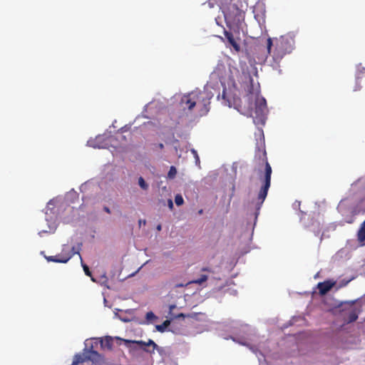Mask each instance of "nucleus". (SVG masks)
I'll return each mask as SVG.
<instances>
[{
	"mask_svg": "<svg viewBox=\"0 0 365 365\" xmlns=\"http://www.w3.org/2000/svg\"><path fill=\"white\" fill-rule=\"evenodd\" d=\"M75 254H78L79 256L81 255L78 251H76L75 247H71L68 245H63L60 254L46 257V259L48 262L66 263Z\"/></svg>",
	"mask_w": 365,
	"mask_h": 365,
	"instance_id": "obj_6",
	"label": "nucleus"
},
{
	"mask_svg": "<svg viewBox=\"0 0 365 365\" xmlns=\"http://www.w3.org/2000/svg\"><path fill=\"white\" fill-rule=\"evenodd\" d=\"M170 324L169 321L166 320L163 322V324L162 325H158L157 326V329L159 331H164L165 330V327L166 326H168V324Z\"/></svg>",
	"mask_w": 365,
	"mask_h": 365,
	"instance_id": "obj_22",
	"label": "nucleus"
},
{
	"mask_svg": "<svg viewBox=\"0 0 365 365\" xmlns=\"http://www.w3.org/2000/svg\"><path fill=\"white\" fill-rule=\"evenodd\" d=\"M139 222H140V223H144V224H145V220H143V221L139 220Z\"/></svg>",
	"mask_w": 365,
	"mask_h": 365,
	"instance_id": "obj_37",
	"label": "nucleus"
},
{
	"mask_svg": "<svg viewBox=\"0 0 365 365\" xmlns=\"http://www.w3.org/2000/svg\"><path fill=\"white\" fill-rule=\"evenodd\" d=\"M85 361H86L85 354H84V356H83L80 354H76L74 356V359L73 360L71 365H78L79 364L83 363Z\"/></svg>",
	"mask_w": 365,
	"mask_h": 365,
	"instance_id": "obj_14",
	"label": "nucleus"
},
{
	"mask_svg": "<svg viewBox=\"0 0 365 365\" xmlns=\"http://www.w3.org/2000/svg\"><path fill=\"white\" fill-rule=\"evenodd\" d=\"M187 284H188L187 283L185 284H176L175 285V287H176V288H178V287H183L186 286Z\"/></svg>",
	"mask_w": 365,
	"mask_h": 365,
	"instance_id": "obj_27",
	"label": "nucleus"
},
{
	"mask_svg": "<svg viewBox=\"0 0 365 365\" xmlns=\"http://www.w3.org/2000/svg\"><path fill=\"white\" fill-rule=\"evenodd\" d=\"M175 202L178 206L182 205L184 202V200L180 195H176L175 197Z\"/></svg>",
	"mask_w": 365,
	"mask_h": 365,
	"instance_id": "obj_19",
	"label": "nucleus"
},
{
	"mask_svg": "<svg viewBox=\"0 0 365 365\" xmlns=\"http://www.w3.org/2000/svg\"><path fill=\"white\" fill-rule=\"evenodd\" d=\"M357 240L361 246L365 245V220L361 223L357 232Z\"/></svg>",
	"mask_w": 365,
	"mask_h": 365,
	"instance_id": "obj_12",
	"label": "nucleus"
},
{
	"mask_svg": "<svg viewBox=\"0 0 365 365\" xmlns=\"http://www.w3.org/2000/svg\"><path fill=\"white\" fill-rule=\"evenodd\" d=\"M255 159L259 162L261 161L265 165L264 174L262 175V172L259 173V179L262 183V185L258 192L255 203V208L257 211H259L267 195V192L271 185V175L272 173V168L267 161V153L264 143H260V145H257L255 150Z\"/></svg>",
	"mask_w": 365,
	"mask_h": 365,
	"instance_id": "obj_3",
	"label": "nucleus"
},
{
	"mask_svg": "<svg viewBox=\"0 0 365 365\" xmlns=\"http://www.w3.org/2000/svg\"><path fill=\"white\" fill-rule=\"evenodd\" d=\"M146 319L147 320H151L155 318V314L152 312H147L146 314Z\"/></svg>",
	"mask_w": 365,
	"mask_h": 365,
	"instance_id": "obj_23",
	"label": "nucleus"
},
{
	"mask_svg": "<svg viewBox=\"0 0 365 365\" xmlns=\"http://www.w3.org/2000/svg\"><path fill=\"white\" fill-rule=\"evenodd\" d=\"M138 185L144 190H147L148 189V185L145 182L143 177L139 178Z\"/></svg>",
	"mask_w": 365,
	"mask_h": 365,
	"instance_id": "obj_17",
	"label": "nucleus"
},
{
	"mask_svg": "<svg viewBox=\"0 0 365 365\" xmlns=\"http://www.w3.org/2000/svg\"><path fill=\"white\" fill-rule=\"evenodd\" d=\"M168 206L170 207V209H173V200L171 199L168 200Z\"/></svg>",
	"mask_w": 365,
	"mask_h": 365,
	"instance_id": "obj_25",
	"label": "nucleus"
},
{
	"mask_svg": "<svg viewBox=\"0 0 365 365\" xmlns=\"http://www.w3.org/2000/svg\"><path fill=\"white\" fill-rule=\"evenodd\" d=\"M157 147L160 149V150H163L164 148V145L163 143H158L157 145Z\"/></svg>",
	"mask_w": 365,
	"mask_h": 365,
	"instance_id": "obj_29",
	"label": "nucleus"
},
{
	"mask_svg": "<svg viewBox=\"0 0 365 365\" xmlns=\"http://www.w3.org/2000/svg\"><path fill=\"white\" fill-rule=\"evenodd\" d=\"M177 174V170L174 166H171L168 173V176L170 178H174Z\"/></svg>",
	"mask_w": 365,
	"mask_h": 365,
	"instance_id": "obj_18",
	"label": "nucleus"
},
{
	"mask_svg": "<svg viewBox=\"0 0 365 365\" xmlns=\"http://www.w3.org/2000/svg\"><path fill=\"white\" fill-rule=\"evenodd\" d=\"M161 229H162V226H161V225H158L157 226V230H158V231H160V230H161Z\"/></svg>",
	"mask_w": 365,
	"mask_h": 365,
	"instance_id": "obj_31",
	"label": "nucleus"
},
{
	"mask_svg": "<svg viewBox=\"0 0 365 365\" xmlns=\"http://www.w3.org/2000/svg\"><path fill=\"white\" fill-rule=\"evenodd\" d=\"M139 222H140V223H144V224H145V220H143V221L139 220Z\"/></svg>",
	"mask_w": 365,
	"mask_h": 365,
	"instance_id": "obj_36",
	"label": "nucleus"
},
{
	"mask_svg": "<svg viewBox=\"0 0 365 365\" xmlns=\"http://www.w3.org/2000/svg\"><path fill=\"white\" fill-rule=\"evenodd\" d=\"M85 355L86 361H97L101 358V355L98 352L93 349L86 350Z\"/></svg>",
	"mask_w": 365,
	"mask_h": 365,
	"instance_id": "obj_11",
	"label": "nucleus"
},
{
	"mask_svg": "<svg viewBox=\"0 0 365 365\" xmlns=\"http://www.w3.org/2000/svg\"><path fill=\"white\" fill-rule=\"evenodd\" d=\"M113 340L111 336H106L105 338L104 341V345L105 347L108 348V349H111L113 346Z\"/></svg>",
	"mask_w": 365,
	"mask_h": 365,
	"instance_id": "obj_16",
	"label": "nucleus"
},
{
	"mask_svg": "<svg viewBox=\"0 0 365 365\" xmlns=\"http://www.w3.org/2000/svg\"><path fill=\"white\" fill-rule=\"evenodd\" d=\"M224 34L227 39V41L230 46L233 47L235 51H236L237 52L240 51V45L238 43V41L240 39V37L237 36V38H235L232 32L227 31L225 29L224 30Z\"/></svg>",
	"mask_w": 365,
	"mask_h": 365,
	"instance_id": "obj_9",
	"label": "nucleus"
},
{
	"mask_svg": "<svg viewBox=\"0 0 365 365\" xmlns=\"http://www.w3.org/2000/svg\"><path fill=\"white\" fill-rule=\"evenodd\" d=\"M202 212H203V210H199V212H198V213H199L200 215L202 214Z\"/></svg>",
	"mask_w": 365,
	"mask_h": 365,
	"instance_id": "obj_34",
	"label": "nucleus"
},
{
	"mask_svg": "<svg viewBox=\"0 0 365 365\" xmlns=\"http://www.w3.org/2000/svg\"><path fill=\"white\" fill-rule=\"evenodd\" d=\"M359 313V310L351 307V309L345 313L344 322L347 324L355 322L358 319Z\"/></svg>",
	"mask_w": 365,
	"mask_h": 365,
	"instance_id": "obj_10",
	"label": "nucleus"
},
{
	"mask_svg": "<svg viewBox=\"0 0 365 365\" xmlns=\"http://www.w3.org/2000/svg\"><path fill=\"white\" fill-rule=\"evenodd\" d=\"M103 210H104L106 212L108 213V214H110V208H109V207H106V206H105V207H103Z\"/></svg>",
	"mask_w": 365,
	"mask_h": 365,
	"instance_id": "obj_28",
	"label": "nucleus"
},
{
	"mask_svg": "<svg viewBox=\"0 0 365 365\" xmlns=\"http://www.w3.org/2000/svg\"><path fill=\"white\" fill-rule=\"evenodd\" d=\"M201 271L212 272V269L209 267H203L201 269Z\"/></svg>",
	"mask_w": 365,
	"mask_h": 365,
	"instance_id": "obj_26",
	"label": "nucleus"
},
{
	"mask_svg": "<svg viewBox=\"0 0 365 365\" xmlns=\"http://www.w3.org/2000/svg\"><path fill=\"white\" fill-rule=\"evenodd\" d=\"M192 153L195 154L197 160L199 161V158H198L197 152L195 150H192Z\"/></svg>",
	"mask_w": 365,
	"mask_h": 365,
	"instance_id": "obj_30",
	"label": "nucleus"
},
{
	"mask_svg": "<svg viewBox=\"0 0 365 365\" xmlns=\"http://www.w3.org/2000/svg\"><path fill=\"white\" fill-rule=\"evenodd\" d=\"M254 14L255 19L259 24H264L265 22V14L264 10L261 9L260 14H258V8H255L254 10Z\"/></svg>",
	"mask_w": 365,
	"mask_h": 365,
	"instance_id": "obj_13",
	"label": "nucleus"
},
{
	"mask_svg": "<svg viewBox=\"0 0 365 365\" xmlns=\"http://www.w3.org/2000/svg\"><path fill=\"white\" fill-rule=\"evenodd\" d=\"M80 258H81V260L82 267H83V270H84V272H85V274H86L87 276H91V271L89 270L88 267L86 264H83V260H82V258H81V256H80Z\"/></svg>",
	"mask_w": 365,
	"mask_h": 365,
	"instance_id": "obj_20",
	"label": "nucleus"
},
{
	"mask_svg": "<svg viewBox=\"0 0 365 365\" xmlns=\"http://www.w3.org/2000/svg\"><path fill=\"white\" fill-rule=\"evenodd\" d=\"M210 103V98L205 92L192 91L181 98L180 106L183 111L189 113L197 107L200 114L202 115L209 111Z\"/></svg>",
	"mask_w": 365,
	"mask_h": 365,
	"instance_id": "obj_4",
	"label": "nucleus"
},
{
	"mask_svg": "<svg viewBox=\"0 0 365 365\" xmlns=\"http://www.w3.org/2000/svg\"><path fill=\"white\" fill-rule=\"evenodd\" d=\"M128 342H131L133 344H136L140 346V347L146 352L153 353L154 350L156 349L158 345L152 340L149 339L148 342H145L143 341H128Z\"/></svg>",
	"mask_w": 365,
	"mask_h": 365,
	"instance_id": "obj_7",
	"label": "nucleus"
},
{
	"mask_svg": "<svg viewBox=\"0 0 365 365\" xmlns=\"http://www.w3.org/2000/svg\"><path fill=\"white\" fill-rule=\"evenodd\" d=\"M222 98L224 100V103L225 105L228 106L229 107L232 106L231 102L229 100L226 99V91L225 90L222 91Z\"/></svg>",
	"mask_w": 365,
	"mask_h": 365,
	"instance_id": "obj_21",
	"label": "nucleus"
},
{
	"mask_svg": "<svg viewBox=\"0 0 365 365\" xmlns=\"http://www.w3.org/2000/svg\"><path fill=\"white\" fill-rule=\"evenodd\" d=\"M174 308H175V305H170V310H173Z\"/></svg>",
	"mask_w": 365,
	"mask_h": 365,
	"instance_id": "obj_32",
	"label": "nucleus"
},
{
	"mask_svg": "<svg viewBox=\"0 0 365 365\" xmlns=\"http://www.w3.org/2000/svg\"><path fill=\"white\" fill-rule=\"evenodd\" d=\"M222 9L227 26L239 35L245 24V11L232 3L224 6Z\"/></svg>",
	"mask_w": 365,
	"mask_h": 365,
	"instance_id": "obj_5",
	"label": "nucleus"
},
{
	"mask_svg": "<svg viewBox=\"0 0 365 365\" xmlns=\"http://www.w3.org/2000/svg\"><path fill=\"white\" fill-rule=\"evenodd\" d=\"M336 284V281L333 279H328L322 282H319L317 288L319 289V294L323 296L329 292Z\"/></svg>",
	"mask_w": 365,
	"mask_h": 365,
	"instance_id": "obj_8",
	"label": "nucleus"
},
{
	"mask_svg": "<svg viewBox=\"0 0 365 365\" xmlns=\"http://www.w3.org/2000/svg\"><path fill=\"white\" fill-rule=\"evenodd\" d=\"M208 279V276L206 274H202L200 278L192 280L187 284H202L203 282H206Z\"/></svg>",
	"mask_w": 365,
	"mask_h": 365,
	"instance_id": "obj_15",
	"label": "nucleus"
},
{
	"mask_svg": "<svg viewBox=\"0 0 365 365\" xmlns=\"http://www.w3.org/2000/svg\"><path fill=\"white\" fill-rule=\"evenodd\" d=\"M238 82L247 93L242 100L234 99L235 108L242 114L250 116L257 125H264L267 119V108L264 98L260 96L259 85H254L248 71L240 74Z\"/></svg>",
	"mask_w": 365,
	"mask_h": 365,
	"instance_id": "obj_1",
	"label": "nucleus"
},
{
	"mask_svg": "<svg viewBox=\"0 0 365 365\" xmlns=\"http://www.w3.org/2000/svg\"><path fill=\"white\" fill-rule=\"evenodd\" d=\"M361 88V86H356V88L354 89V91H358Z\"/></svg>",
	"mask_w": 365,
	"mask_h": 365,
	"instance_id": "obj_33",
	"label": "nucleus"
},
{
	"mask_svg": "<svg viewBox=\"0 0 365 365\" xmlns=\"http://www.w3.org/2000/svg\"><path fill=\"white\" fill-rule=\"evenodd\" d=\"M192 317V316H191L190 314L186 315L185 314L181 313V314H179L177 317H178V318H180V317L185 318V317Z\"/></svg>",
	"mask_w": 365,
	"mask_h": 365,
	"instance_id": "obj_24",
	"label": "nucleus"
},
{
	"mask_svg": "<svg viewBox=\"0 0 365 365\" xmlns=\"http://www.w3.org/2000/svg\"><path fill=\"white\" fill-rule=\"evenodd\" d=\"M139 222H140V223H144V224H145V220H143V221L139 220Z\"/></svg>",
	"mask_w": 365,
	"mask_h": 365,
	"instance_id": "obj_35",
	"label": "nucleus"
},
{
	"mask_svg": "<svg viewBox=\"0 0 365 365\" xmlns=\"http://www.w3.org/2000/svg\"><path fill=\"white\" fill-rule=\"evenodd\" d=\"M267 48L269 54L272 56L271 66L273 68L277 69L282 58L293 51L294 39L290 34L283 35L274 39L268 38Z\"/></svg>",
	"mask_w": 365,
	"mask_h": 365,
	"instance_id": "obj_2",
	"label": "nucleus"
}]
</instances>
